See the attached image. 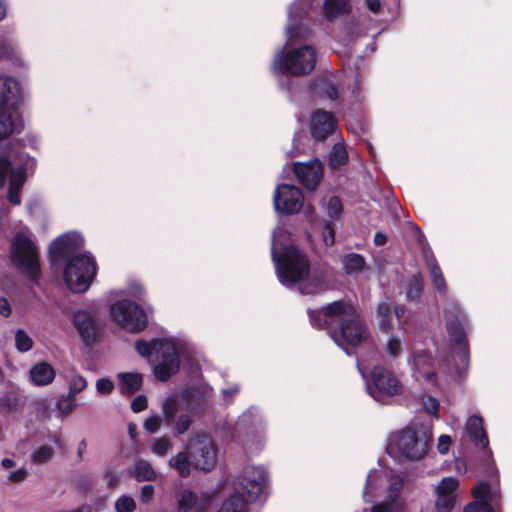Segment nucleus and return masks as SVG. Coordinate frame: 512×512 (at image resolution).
<instances>
[{
  "mask_svg": "<svg viewBox=\"0 0 512 512\" xmlns=\"http://www.w3.org/2000/svg\"><path fill=\"white\" fill-rule=\"evenodd\" d=\"M268 485L264 467L246 466L233 482V493L224 500L218 512H248V505L262 495Z\"/></svg>",
  "mask_w": 512,
  "mask_h": 512,
  "instance_id": "1",
  "label": "nucleus"
},
{
  "mask_svg": "<svg viewBox=\"0 0 512 512\" xmlns=\"http://www.w3.org/2000/svg\"><path fill=\"white\" fill-rule=\"evenodd\" d=\"M30 376L35 385L45 386L54 380L55 370L48 362L41 361L33 365Z\"/></svg>",
  "mask_w": 512,
  "mask_h": 512,
  "instance_id": "22",
  "label": "nucleus"
},
{
  "mask_svg": "<svg viewBox=\"0 0 512 512\" xmlns=\"http://www.w3.org/2000/svg\"><path fill=\"white\" fill-rule=\"evenodd\" d=\"M316 88L321 97H325L331 101H335L339 98L338 86L327 80H320L315 83Z\"/></svg>",
  "mask_w": 512,
  "mask_h": 512,
  "instance_id": "37",
  "label": "nucleus"
},
{
  "mask_svg": "<svg viewBox=\"0 0 512 512\" xmlns=\"http://www.w3.org/2000/svg\"><path fill=\"white\" fill-rule=\"evenodd\" d=\"M463 512H494L489 501H472L465 505Z\"/></svg>",
  "mask_w": 512,
  "mask_h": 512,
  "instance_id": "51",
  "label": "nucleus"
},
{
  "mask_svg": "<svg viewBox=\"0 0 512 512\" xmlns=\"http://www.w3.org/2000/svg\"><path fill=\"white\" fill-rule=\"evenodd\" d=\"M28 471L25 468H19L8 475V479L13 483H21L26 480Z\"/></svg>",
  "mask_w": 512,
  "mask_h": 512,
  "instance_id": "61",
  "label": "nucleus"
},
{
  "mask_svg": "<svg viewBox=\"0 0 512 512\" xmlns=\"http://www.w3.org/2000/svg\"><path fill=\"white\" fill-rule=\"evenodd\" d=\"M14 109L0 106V140L8 138L16 129Z\"/></svg>",
  "mask_w": 512,
  "mask_h": 512,
  "instance_id": "25",
  "label": "nucleus"
},
{
  "mask_svg": "<svg viewBox=\"0 0 512 512\" xmlns=\"http://www.w3.org/2000/svg\"><path fill=\"white\" fill-rule=\"evenodd\" d=\"M175 424H176L177 433L184 434L190 428V426L192 424V419L187 414H181L178 417V420Z\"/></svg>",
  "mask_w": 512,
  "mask_h": 512,
  "instance_id": "58",
  "label": "nucleus"
},
{
  "mask_svg": "<svg viewBox=\"0 0 512 512\" xmlns=\"http://www.w3.org/2000/svg\"><path fill=\"white\" fill-rule=\"evenodd\" d=\"M292 170L299 183L308 191H315L318 188L324 173L323 165L318 158L304 163L295 162Z\"/></svg>",
  "mask_w": 512,
  "mask_h": 512,
  "instance_id": "12",
  "label": "nucleus"
},
{
  "mask_svg": "<svg viewBox=\"0 0 512 512\" xmlns=\"http://www.w3.org/2000/svg\"><path fill=\"white\" fill-rule=\"evenodd\" d=\"M198 501V496L191 490H183L178 500L177 512H190Z\"/></svg>",
  "mask_w": 512,
  "mask_h": 512,
  "instance_id": "36",
  "label": "nucleus"
},
{
  "mask_svg": "<svg viewBox=\"0 0 512 512\" xmlns=\"http://www.w3.org/2000/svg\"><path fill=\"white\" fill-rule=\"evenodd\" d=\"M466 432L476 448L484 450V455L492 457L489 448V439L483 427V419L479 415H472L466 422Z\"/></svg>",
  "mask_w": 512,
  "mask_h": 512,
  "instance_id": "16",
  "label": "nucleus"
},
{
  "mask_svg": "<svg viewBox=\"0 0 512 512\" xmlns=\"http://www.w3.org/2000/svg\"><path fill=\"white\" fill-rule=\"evenodd\" d=\"M11 313H12V307H11L9 300L6 297L1 296L0 297V315L7 318L11 315Z\"/></svg>",
  "mask_w": 512,
  "mask_h": 512,
  "instance_id": "64",
  "label": "nucleus"
},
{
  "mask_svg": "<svg viewBox=\"0 0 512 512\" xmlns=\"http://www.w3.org/2000/svg\"><path fill=\"white\" fill-rule=\"evenodd\" d=\"M423 405H424L425 411L428 414H431V415H434V416L438 417V412H439V408H440V402L436 398H434L432 396H428L423 401Z\"/></svg>",
  "mask_w": 512,
  "mask_h": 512,
  "instance_id": "56",
  "label": "nucleus"
},
{
  "mask_svg": "<svg viewBox=\"0 0 512 512\" xmlns=\"http://www.w3.org/2000/svg\"><path fill=\"white\" fill-rule=\"evenodd\" d=\"M161 354L160 362H165L166 364L172 366L174 368V372H178L180 369V356L177 347L175 344L167 342L165 340V344L163 348L159 352Z\"/></svg>",
  "mask_w": 512,
  "mask_h": 512,
  "instance_id": "31",
  "label": "nucleus"
},
{
  "mask_svg": "<svg viewBox=\"0 0 512 512\" xmlns=\"http://www.w3.org/2000/svg\"><path fill=\"white\" fill-rule=\"evenodd\" d=\"M154 491H155V489H154V486L152 484L144 485L141 488V492H140V500H141V502L144 503V504L149 503L153 499Z\"/></svg>",
  "mask_w": 512,
  "mask_h": 512,
  "instance_id": "60",
  "label": "nucleus"
},
{
  "mask_svg": "<svg viewBox=\"0 0 512 512\" xmlns=\"http://www.w3.org/2000/svg\"><path fill=\"white\" fill-rule=\"evenodd\" d=\"M97 274V263L93 256L81 254L70 259L63 268V280L73 293H84Z\"/></svg>",
  "mask_w": 512,
  "mask_h": 512,
  "instance_id": "5",
  "label": "nucleus"
},
{
  "mask_svg": "<svg viewBox=\"0 0 512 512\" xmlns=\"http://www.w3.org/2000/svg\"><path fill=\"white\" fill-rule=\"evenodd\" d=\"M193 467L205 472L210 471L216 464V450L211 441L196 440L188 447Z\"/></svg>",
  "mask_w": 512,
  "mask_h": 512,
  "instance_id": "13",
  "label": "nucleus"
},
{
  "mask_svg": "<svg viewBox=\"0 0 512 512\" xmlns=\"http://www.w3.org/2000/svg\"><path fill=\"white\" fill-rule=\"evenodd\" d=\"M456 503L455 495L438 496L435 501V509L437 512H451Z\"/></svg>",
  "mask_w": 512,
  "mask_h": 512,
  "instance_id": "44",
  "label": "nucleus"
},
{
  "mask_svg": "<svg viewBox=\"0 0 512 512\" xmlns=\"http://www.w3.org/2000/svg\"><path fill=\"white\" fill-rule=\"evenodd\" d=\"M491 486L487 481H478L472 489L475 501H489Z\"/></svg>",
  "mask_w": 512,
  "mask_h": 512,
  "instance_id": "43",
  "label": "nucleus"
},
{
  "mask_svg": "<svg viewBox=\"0 0 512 512\" xmlns=\"http://www.w3.org/2000/svg\"><path fill=\"white\" fill-rule=\"evenodd\" d=\"M338 121L332 112L316 109L311 115L310 133L317 141H325L337 128Z\"/></svg>",
  "mask_w": 512,
  "mask_h": 512,
  "instance_id": "14",
  "label": "nucleus"
},
{
  "mask_svg": "<svg viewBox=\"0 0 512 512\" xmlns=\"http://www.w3.org/2000/svg\"><path fill=\"white\" fill-rule=\"evenodd\" d=\"M446 330L451 342L460 348L458 354L461 361L467 362L469 358V347L462 321L458 317L447 319Z\"/></svg>",
  "mask_w": 512,
  "mask_h": 512,
  "instance_id": "17",
  "label": "nucleus"
},
{
  "mask_svg": "<svg viewBox=\"0 0 512 512\" xmlns=\"http://www.w3.org/2000/svg\"><path fill=\"white\" fill-rule=\"evenodd\" d=\"M306 279L299 286V291L303 295H314L328 287V276L324 269L314 268Z\"/></svg>",
  "mask_w": 512,
  "mask_h": 512,
  "instance_id": "18",
  "label": "nucleus"
},
{
  "mask_svg": "<svg viewBox=\"0 0 512 512\" xmlns=\"http://www.w3.org/2000/svg\"><path fill=\"white\" fill-rule=\"evenodd\" d=\"M377 316L380 329L386 333L390 332L393 327L390 306L386 303H380L377 307Z\"/></svg>",
  "mask_w": 512,
  "mask_h": 512,
  "instance_id": "35",
  "label": "nucleus"
},
{
  "mask_svg": "<svg viewBox=\"0 0 512 512\" xmlns=\"http://www.w3.org/2000/svg\"><path fill=\"white\" fill-rule=\"evenodd\" d=\"M18 93L19 83L15 78L0 76V106H14Z\"/></svg>",
  "mask_w": 512,
  "mask_h": 512,
  "instance_id": "20",
  "label": "nucleus"
},
{
  "mask_svg": "<svg viewBox=\"0 0 512 512\" xmlns=\"http://www.w3.org/2000/svg\"><path fill=\"white\" fill-rule=\"evenodd\" d=\"M162 422L161 416L152 415L145 419L143 427L147 433L154 434L160 429Z\"/></svg>",
  "mask_w": 512,
  "mask_h": 512,
  "instance_id": "52",
  "label": "nucleus"
},
{
  "mask_svg": "<svg viewBox=\"0 0 512 512\" xmlns=\"http://www.w3.org/2000/svg\"><path fill=\"white\" fill-rule=\"evenodd\" d=\"M427 265L429 268V272H430V275L432 278V283H433L435 290H437V292H439L440 294H446V292H447L446 281H445L444 275L442 273V270L434 256L427 261Z\"/></svg>",
  "mask_w": 512,
  "mask_h": 512,
  "instance_id": "29",
  "label": "nucleus"
},
{
  "mask_svg": "<svg viewBox=\"0 0 512 512\" xmlns=\"http://www.w3.org/2000/svg\"><path fill=\"white\" fill-rule=\"evenodd\" d=\"M324 314L328 316L330 322L332 323L333 320L337 317H349L352 312H355L357 308L354 306V304L350 300L340 299L333 301L331 303H328L324 307Z\"/></svg>",
  "mask_w": 512,
  "mask_h": 512,
  "instance_id": "21",
  "label": "nucleus"
},
{
  "mask_svg": "<svg viewBox=\"0 0 512 512\" xmlns=\"http://www.w3.org/2000/svg\"><path fill=\"white\" fill-rule=\"evenodd\" d=\"M423 291V284L420 279L413 278L406 291V298L408 301H417Z\"/></svg>",
  "mask_w": 512,
  "mask_h": 512,
  "instance_id": "48",
  "label": "nucleus"
},
{
  "mask_svg": "<svg viewBox=\"0 0 512 512\" xmlns=\"http://www.w3.org/2000/svg\"><path fill=\"white\" fill-rule=\"evenodd\" d=\"M110 314L120 327L130 333H140L148 326V317L142 306L132 300L121 299L110 307Z\"/></svg>",
  "mask_w": 512,
  "mask_h": 512,
  "instance_id": "7",
  "label": "nucleus"
},
{
  "mask_svg": "<svg viewBox=\"0 0 512 512\" xmlns=\"http://www.w3.org/2000/svg\"><path fill=\"white\" fill-rule=\"evenodd\" d=\"M335 223L328 221L322 227V238L326 247H332L335 243Z\"/></svg>",
  "mask_w": 512,
  "mask_h": 512,
  "instance_id": "49",
  "label": "nucleus"
},
{
  "mask_svg": "<svg viewBox=\"0 0 512 512\" xmlns=\"http://www.w3.org/2000/svg\"><path fill=\"white\" fill-rule=\"evenodd\" d=\"M87 386V381L80 375H75L71 378L69 383V393L75 396L77 393L84 390Z\"/></svg>",
  "mask_w": 512,
  "mask_h": 512,
  "instance_id": "53",
  "label": "nucleus"
},
{
  "mask_svg": "<svg viewBox=\"0 0 512 512\" xmlns=\"http://www.w3.org/2000/svg\"><path fill=\"white\" fill-rule=\"evenodd\" d=\"M458 486L459 481L457 478L452 476L444 477L437 485L435 491L437 496L455 495L454 493L457 490Z\"/></svg>",
  "mask_w": 512,
  "mask_h": 512,
  "instance_id": "38",
  "label": "nucleus"
},
{
  "mask_svg": "<svg viewBox=\"0 0 512 512\" xmlns=\"http://www.w3.org/2000/svg\"><path fill=\"white\" fill-rule=\"evenodd\" d=\"M114 508L116 512H134L136 503L131 496L122 495L116 499Z\"/></svg>",
  "mask_w": 512,
  "mask_h": 512,
  "instance_id": "46",
  "label": "nucleus"
},
{
  "mask_svg": "<svg viewBox=\"0 0 512 512\" xmlns=\"http://www.w3.org/2000/svg\"><path fill=\"white\" fill-rule=\"evenodd\" d=\"M342 264L345 273L347 275H352L363 271L366 265V261L361 254L352 252L344 255Z\"/></svg>",
  "mask_w": 512,
  "mask_h": 512,
  "instance_id": "30",
  "label": "nucleus"
},
{
  "mask_svg": "<svg viewBox=\"0 0 512 512\" xmlns=\"http://www.w3.org/2000/svg\"><path fill=\"white\" fill-rule=\"evenodd\" d=\"M71 321L85 345L90 346L96 342L99 326L95 316L79 310L73 313Z\"/></svg>",
  "mask_w": 512,
  "mask_h": 512,
  "instance_id": "15",
  "label": "nucleus"
},
{
  "mask_svg": "<svg viewBox=\"0 0 512 512\" xmlns=\"http://www.w3.org/2000/svg\"><path fill=\"white\" fill-rule=\"evenodd\" d=\"M96 389L99 394L108 395L114 389V383L109 378H101L96 382Z\"/></svg>",
  "mask_w": 512,
  "mask_h": 512,
  "instance_id": "57",
  "label": "nucleus"
},
{
  "mask_svg": "<svg viewBox=\"0 0 512 512\" xmlns=\"http://www.w3.org/2000/svg\"><path fill=\"white\" fill-rule=\"evenodd\" d=\"M307 314L309 317L310 324L312 327L319 329V330H330L331 329V322L324 314V308L321 309H308Z\"/></svg>",
  "mask_w": 512,
  "mask_h": 512,
  "instance_id": "32",
  "label": "nucleus"
},
{
  "mask_svg": "<svg viewBox=\"0 0 512 512\" xmlns=\"http://www.w3.org/2000/svg\"><path fill=\"white\" fill-rule=\"evenodd\" d=\"M367 389L370 396L378 402H384L404 392V386L397 375L382 365L372 368Z\"/></svg>",
  "mask_w": 512,
  "mask_h": 512,
  "instance_id": "8",
  "label": "nucleus"
},
{
  "mask_svg": "<svg viewBox=\"0 0 512 512\" xmlns=\"http://www.w3.org/2000/svg\"><path fill=\"white\" fill-rule=\"evenodd\" d=\"M118 378L120 390L123 394L126 395H133L141 389L143 384L142 375L139 373H120Z\"/></svg>",
  "mask_w": 512,
  "mask_h": 512,
  "instance_id": "23",
  "label": "nucleus"
},
{
  "mask_svg": "<svg viewBox=\"0 0 512 512\" xmlns=\"http://www.w3.org/2000/svg\"><path fill=\"white\" fill-rule=\"evenodd\" d=\"M14 340H15V348L19 352H22V353L27 352V351L31 350L33 347L32 338L23 329H17L15 331Z\"/></svg>",
  "mask_w": 512,
  "mask_h": 512,
  "instance_id": "40",
  "label": "nucleus"
},
{
  "mask_svg": "<svg viewBox=\"0 0 512 512\" xmlns=\"http://www.w3.org/2000/svg\"><path fill=\"white\" fill-rule=\"evenodd\" d=\"M20 397L16 392L8 391L0 397V411L2 413H12L17 411L20 405Z\"/></svg>",
  "mask_w": 512,
  "mask_h": 512,
  "instance_id": "34",
  "label": "nucleus"
},
{
  "mask_svg": "<svg viewBox=\"0 0 512 512\" xmlns=\"http://www.w3.org/2000/svg\"><path fill=\"white\" fill-rule=\"evenodd\" d=\"M386 351L392 357H398L402 351L401 341L395 337L391 336L386 344Z\"/></svg>",
  "mask_w": 512,
  "mask_h": 512,
  "instance_id": "55",
  "label": "nucleus"
},
{
  "mask_svg": "<svg viewBox=\"0 0 512 512\" xmlns=\"http://www.w3.org/2000/svg\"><path fill=\"white\" fill-rule=\"evenodd\" d=\"M403 486L404 479L402 476L398 474L391 476L389 484V497L393 502L397 500Z\"/></svg>",
  "mask_w": 512,
  "mask_h": 512,
  "instance_id": "47",
  "label": "nucleus"
},
{
  "mask_svg": "<svg viewBox=\"0 0 512 512\" xmlns=\"http://www.w3.org/2000/svg\"><path fill=\"white\" fill-rule=\"evenodd\" d=\"M272 260L275 263L278 279L285 286L300 284L310 274L309 257L294 244L283 246L280 253L273 248Z\"/></svg>",
  "mask_w": 512,
  "mask_h": 512,
  "instance_id": "3",
  "label": "nucleus"
},
{
  "mask_svg": "<svg viewBox=\"0 0 512 512\" xmlns=\"http://www.w3.org/2000/svg\"><path fill=\"white\" fill-rule=\"evenodd\" d=\"M13 54V47L11 43L4 39H0V60L9 59Z\"/></svg>",
  "mask_w": 512,
  "mask_h": 512,
  "instance_id": "63",
  "label": "nucleus"
},
{
  "mask_svg": "<svg viewBox=\"0 0 512 512\" xmlns=\"http://www.w3.org/2000/svg\"><path fill=\"white\" fill-rule=\"evenodd\" d=\"M452 443L451 437L449 435H441L438 439L437 449L439 453L446 454L449 451L450 445Z\"/></svg>",
  "mask_w": 512,
  "mask_h": 512,
  "instance_id": "62",
  "label": "nucleus"
},
{
  "mask_svg": "<svg viewBox=\"0 0 512 512\" xmlns=\"http://www.w3.org/2000/svg\"><path fill=\"white\" fill-rule=\"evenodd\" d=\"M13 170L9 158L0 156V189L4 187L8 173L10 174Z\"/></svg>",
  "mask_w": 512,
  "mask_h": 512,
  "instance_id": "54",
  "label": "nucleus"
},
{
  "mask_svg": "<svg viewBox=\"0 0 512 512\" xmlns=\"http://www.w3.org/2000/svg\"><path fill=\"white\" fill-rule=\"evenodd\" d=\"M165 340L161 338H153L150 341L138 339L135 341L136 351L143 357H151L154 354H159L163 348Z\"/></svg>",
  "mask_w": 512,
  "mask_h": 512,
  "instance_id": "28",
  "label": "nucleus"
},
{
  "mask_svg": "<svg viewBox=\"0 0 512 512\" xmlns=\"http://www.w3.org/2000/svg\"><path fill=\"white\" fill-rule=\"evenodd\" d=\"M84 238L76 232H68L56 237L49 245L48 260L51 267L56 268L66 264L84 247Z\"/></svg>",
  "mask_w": 512,
  "mask_h": 512,
  "instance_id": "10",
  "label": "nucleus"
},
{
  "mask_svg": "<svg viewBox=\"0 0 512 512\" xmlns=\"http://www.w3.org/2000/svg\"><path fill=\"white\" fill-rule=\"evenodd\" d=\"M330 162L335 167H341L348 162V153L342 144H335L330 153Z\"/></svg>",
  "mask_w": 512,
  "mask_h": 512,
  "instance_id": "39",
  "label": "nucleus"
},
{
  "mask_svg": "<svg viewBox=\"0 0 512 512\" xmlns=\"http://www.w3.org/2000/svg\"><path fill=\"white\" fill-rule=\"evenodd\" d=\"M54 455V449L49 445H43L37 448L31 455V461L34 464H44L49 462Z\"/></svg>",
  "mask_w": 512,
  "mask_h": 512,
  "instance_id": "41",
  "label": "nucleus"
},
{
  "mask_svg": "<svg viewBox=\"0 0 512 512\" xmlns=\"http://www.w3.org/2000/svg\"><path fill=\"white\" fill-rule=\"evenodd\" d=\"M27 171L24 166H19L10 173L8 185V200L13 205L21 203L20 193L26 182Z\"/></svg>",
  "mask_w": 512,
  "mask_h": 512,
  "instance_id": "19",
  "label": "nucleus"
},
{
  "mask_svg": "<svg viewBox=\"0 0 512 512\" xmlns=\"http://www.w3.org/2000/svg\"><path fill=\"white\" fill-rule=\"evenodd\" d=\"M10 259L14 267L33 286H39L41 280L40 253L36 242L26 233L19 231L10 244Z\"/></svg>",
  "mask_w": 512,
  "mask_h": 512,
  "instance_id": "2",
  "label": "nucleus"
},
{
  "mask_svg": "<svg viewBox=\"0 0 512 512\" xmlns=\"http://www.w3.org/2000/svg\"><path fill=\"white\" fill-rule=\"evenodd\" d=\"M132 476L138 482H151L157 479V472L149 461L145 459H139L134 464Z\"/></svg>",
  "mask_w": 512,
  "mask_h": 512,
  "instance_id": "26",
  "label": "nucleus"
},
{
  "mask_svg": "<svg viewBox=\"0 0 512 512\" xmlns=\"http://www.w3.org/2000/svg\"><path fill=\"white\" fill-rule=\"evenodd\" d=\"M274 208L283 215H294L301 211L304 195L300 188L290 184L277 186L273 197Z\"/></svg>",
  "mask_w": 512,
  "mask_h": 512,
  "instance_id": "11",
  "label": "nucleus"
},
{
  "mask_svg": "<svg viewBox=\"0 0 512 512\" xmlns=\"http://www.w3.org/2000/svg\"><path fill=\"white\" fill-rule=\"evenodd\" d=\"M431 442L432 436L427 431L406 426L391 434L386 452L392 457L419 461L426 456Z\"/></svg>",
  "mask_w": 512,
  "mask_h": 512,
  "instance_id": "4",
  "label": "nucleus"
},
{
  "mask_svg": "<svg viewBox=\"0 0 512 512\" xmlns=\"http://www.w3.org/2000/svg\"><path fill=\"white\" fill-rule=\"evenodd\" d=\"M154 375L157 380L161 382L168 381L172 375L176 374L174 368L165 362H159L153 369Z\"/></svg>",
  "mask_w": 512,
  "mask_h": 512,
  "instance_id": "45",
  "label": "nucleus"
},
{
  "mask_svg": "<svg viewBox=\"0 0 512 512\" xmlns=\"http://www.w3.org/2000/svg\"><path fill=\"white\" fill-rule=\"evenodd\" d=\"M173 447L172 441L167 437L154 439L151 450L158 456H165Z\"/></svg>",
  "mask_w": 512,
  "mask_h": 512,
  "instance_id": "42",
  "label": "nucleus"
},
{
  "mask_svg": "<svg viewBox=\"0 0 512 512\" xmlns=\"http://www.w3.org/2000/svg\"><path fill=\"white\" fill-rule=\"evenodd\" d=\"M179 409L178 399L175 396L167 397L162 404V413L167 426L175 423L176 414Z\"/></svg>",
  "mask_w": 512,
  "mask_h": 512,
  "instance_id": "33",
  "label": "nucleus"
},
{
  "mask_svg": "<svg viewBox=\"0 0 512 512\" xmlns=\"http://www.w3.org/2000/svg\"><path fill=\"white\" fill-rule=\"evenodd\" d=\"M317 61V53L313 46L303 45L299 48L291 49L288 52L281 53L275 59L274 64L279 67V70L292 76H304L310 74Z\"/></svg>",
  "mask_w": 512,
  "mask_h": 512,
  "instance_id": "6",
  "label": "nucleus"
},
{
  "mask_svg": "<svg viewBox=\"0 0 512 512\" xmlns=\"http://www.w3.org/2000/svg\"><path fill=\"white\" fill-rule=\"evenodd\" d=\"M324 14L328 21H334L339 16L349 14L351 6L349 0H325Z\"/></svg>",
  "mask_w": 512,
  "mask_h": 512,
  "instance_id": "24",
  "label": "nucleus"
},
{
  "mask_svg": "<svg viewBox=\"0 0 512 512\" xmlns=\"http://www.w3.org/2000/svg\"><path fill=\"white\" fill-rule=\"evenodd\" d=\"M148 406L147 397L145 395H138L131 402V410L139 413L145 410Z\"/></svg>",
  "mask_w": 512,
  "mask_h": 512,
  "instance_id": "59",
  "label": "nucleus"
},
{
  "mask_svg": "<svg viewBox=\"0 0 512 512\" xmlns=\"http://www.w3.org/2000/svg\"><path fill=\"white\" fill-rule=\"evenodd\" d=\"M343 211V206L341 200L337 196H332L327 204V213L329 217L333 220L340 217Z\"/></svg>",
  "mask_w": 512,
  "mask_h": 512,
  "instance_id": "50",
  "label": "nucleus"
},
{
  "mask_svg": "<svg viewBox=\"0 0 512 512\" xmlns=\"http://www.w3.org/2000/svg\"><path fill=\"white\" fill-rule=\"evenodd\" d=\"M170 467L174 468L181 478H187L190 475L193 463L187 452H178L169 460Z\"/></svg>",
  "mask_w": 512,
  "mask_h": 512,
  "instance_id": "27",
  "label": "nucleus"
},
{
  "mask_svg": "<svg viewBox=\"0 0 512 512\" xmlns=\"http://www.w3.org/2000/svg\"><path fill=\"white\" fill-rule=\"evenodd\" d=\"M331 337L338 346L357 347L369 337L368 329L358 309L349 317L341 318L339 326L331 332Z\"/></svg>",
  "mask_w": 512,
  "mask_h": 512,
  "instance_id": "9",
  "label": "nucleus"
}]
</instances>
